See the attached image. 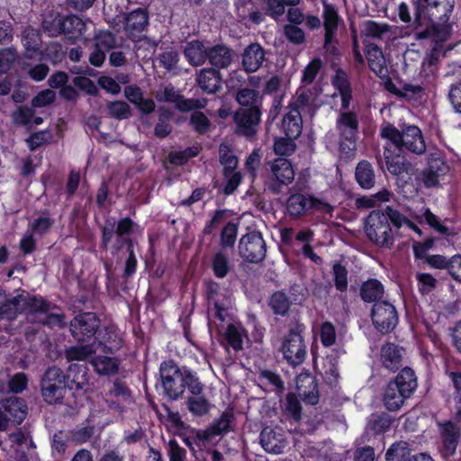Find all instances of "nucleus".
I'll use <instances>...</instances> for the list:
<instances>
[{
  "mask_svg": "<svg viewBox=\"0 0 461 461\" xmlns=\"http://www.w3.org/2000/svg\"><path fill=\"white\" fill-rule=\"evenodd\" d=\"M355 180L362 189L369 190L375 186V173L373 165L368 160L362 159L357 164Z\"/></svg>",
  "mask_w": 461,
  "mask_h": 461,
  "instance_id": "bb28decb",
  "label": "nucleus"
},
{
  "mask_svg": "<svg viewBox=\"0 0 461 461\" xmlns=\"http://www.w3.org/2000/svg\"><path fill=\"white\" fill-rule=\"evenodd\" d=\"M17 59V53L14 48L0 50V74L6 73Z\"/></svg>",
  "mask_w": 461,
  "mask_h": 461,
  "instance_id": "69168bd1",
  "label": "nucleus"
},
{
  "mask_svg": "<svg viewBox=\"0 0 461 461\" xmlns=\"http://www.w3.org/2000/svg\"><path fill=\"white\" fill-rule=\"evenodd\" d=\"M321 67L322 61L320 58L312 59L303 71L302 82L306 85L313 83Z\"/></svg>",
  "mask_w": 461,
  "mask_h": 461,
  "instance_id": "052dcab7",
  "label": "nucleus"
},
{
  "mask_svg": "<svg viewBox=\"0 0 461 461\" xmlns=\"http://www.w3.org/2000/svg\"><path fill=\"white\" fill-rule=\"evenodd\" d=\"M73 339L78 343L95 344L104 354H115L122 347V339L110 326L102 325L95 312H84L75 315L68 324Z\"/></svg>",
  "mask_w": 461,
  "mask_h": 461,
  "instance_id": "f257e3e1",
  "label": "nucleus"
},
{
  "mask_svg": "<svg viewBox=\"0 0 461 461\" xmlns=\"http://www.w3.org/2000/svg\"><path fill=\"white\" fill-rule=\"evenodd\" d=\"M233 50L225 44H215L208 48L207 60L220 71L221 68H227L232 62Z\"/></svg>",
  "mask_w": 461,
  "mask_h": 461,
  "instance_id": "5701e85b",
  "label": "nucleus"
},
{
  "mask_svg": "<svg viewBox=\"0 0 461 461\" xmlns=\"http://www.w3.org/2000/svg\"><path fill=\"white\" fill-rule=\"evenodd\" d=\"M42 29L50 37H57L64 32V15L51 13L42 20Z\"/></svg>",
  "mask_w": 461,
  "mask_h": 461,
  "instance_id": "ea45409f",
  "label": "nucleus"
},
{
  "mask_svg": "<svg viewBox=\"0 0 461 461\" xmlns=\"http://www.w3.org/2000/svg\"><path fill=\"white\" fill-rule=\"evenodd\" d=\"M381 362L384 368L395 372L402 366V354L398 346L392 342H386L381 348Z\"/></svg>",
  "mask_w": 461,
  "mask_h": 461,
  "instance_id": "a878e982",
  "label": "nucleus"
},
{
  "mask_svg": "<svg viewBox=\"0 0 461 461\" xmlns=\"http://www.w3.org/2000/svg\"><path fill=\"white\" fill-rule=\"evenodd\" d=\"M196 80L203 92L208 95L216 94L221 88V75L216 68H203Z\"/></svg>",
  "mask_w": 461,
  "mask_h": 461,
  "instance_id": "4be33fe9",
  "label": "nucleus"
},
{
  "mask_svg": "<svg viewBox=\"0 0 461 461\" xmlns=\"http://www.w3.org/2000/svg\"><path fill=\"white\" fill-rule=\"evenodd\" d=\"M370 317L374 328L383 335L393 332L399 323L395 306L386 300L373 304Z\"/></svg>",
  "mask_w": 461,
  "mask_h": 461,
  "instance_id": "1a4fd4ad",
  "label": "nucleus"
},
{
  "mask_svg": "<svg viewBox=\"0 0 461 461\" xmlns=\"http://www.w3.org/2000/svg\"><path fill=\"white\" fill-rule=\"evenodd\" d=\"M258 379L262 384L272 386L276 393H283L285 390L284 382L276 372L268 369L260 370Z\"/></svg>",
  "mask_w": 461,
  "mask_h": 461,
  "instance_id": "864d4df0",
  "label": "nucleus"
},
{
  "mask_svg": "<svg viewBox=\"0 0 461 461\" xmlns=\"http://www.w3.org/2000/svg\"><path fill=\"white\" fill-rule=\"evenodd\" d=\"M384 294V285L375 278H368L360 286L359 295L365 303H375V302L383 301Z\"/></svg>",
  "mask_w": 461,
  "mask_h": 461,
  "instance_id": "cd10ccee",
  "label": "nucleus"
},
{
  "mask_svg": "<svg viewBox=\"0 0 461 461\" xmlns=\"http://www.w3.org/2000/svg\"><path fill=\"white\" fill-rule=\"evenodd\" d=\"M366 60L370 70H372L378 77L384 78L387 73L384 58L381 50L373 45L366 52Z\"/></svg>",
  "mask_w": 461,
  "mask_h": 461,
  "instance_id": "e433bc0d",
  "label": "nucleus"
},
{
  "mask_svg": "<svg viewBox=\"0 0 461 461\" xmlns=\"http://www.w3.org/2000/svg\"><path fill=\"white\" fill-rule=\"evenodd\" d=\"M240 221L237 219L229 221L222 228L220 235V245L222 249H232L236 243Z\"/></svg>",
  "mask_w": 461,
  "mask_h": 461,
  "instance_id": "4c0bfd02",
  "label": "nucleus"
},
{
  "mask_svg": "<svg viewBox=\"0 0 461 461\" xmlns=\"http://www.w3.org/2000/svg\"><path fill=\"white\" fill-rule=\"evenodd\" d=\"M286 211L290 217L298 218L315 211L330 212L332 211V206L317 197L297 193L288 197Z\"/></svg>",
  "mask_w": 461,
  "mask_h": 461,
  "instance_id": "6e6552de",
  "label": "nucleus"
},
{
  "mask_svg": "<svg viewBox=\"0 0 461 461\" xmlns=\"http://www.w3.org/2000/svg\"><path fill=\"white\" fill-rule=\"evenodd\" d=\"M107 115L118 121L129 119L132 116L131 106L124 101H109L106 104Z\"/></svg>",
  "mask_w": 461,
  "mask_h": 461,
  "instance_id": "37998d69",
  "label": "nucleus"
},
{
  "mask_svg": "<svg viewBox=\"0 0 461 461\" xmlns=\"http://www.w3.org/2000/svg\"><path fill=\"white\" fill-rule=\"evenodd\" d=\"M282 127L286 137L297 139L303 130V119L300 111H288L284 115Z\"/></svg>",
  "mask_w": 461,
  "mask_h": 461,
  "instance_id": "f704fd0d",
  "label": "nucleus"
},
{
  "mask_svg": "<svg viewBox=\"0 0 461 461\" xmlns=\"http://www.w3.org/2000/svg\"><path fill=\"white\" fill-rule=\"evenodd\" d=\"M156 98L158 102L174 104L175 108L181 113L183 103L185 101V97L176 91L172 85L166 86L161 94L157 93Z\"/></svg>",
  "mask_w": 461,
  "mask_h": 461,
  "instance_id": "c03bdc74",
  "label": "nucleus"
},
{
  "mask_svg": "<svg viewBox=\"0 0 461 461\" xmlns=\"http://www.w3.org/2000/svg\"><path fill=\"white\" fill-rule=\"evenodd\" d=\"M66 50L62 44L57 41L49 42L43 50L40 51L41 59L53 64L60 63L66 57Z\"/></svg>",
  "mask_w": 461,
  "mask_h": 461,
  "instance_id": "a18cd8bd",
  "label": "nucleus"
},
{
  "mask_svg": "<svg viewBox=\"0 0 461 461\" xmlns=\"http://www.w3.org/2000/svg\"><path fill=\"white\" fill-rule=\"evenodd\" d=\"M99 348H95V344L82 343L70 346L64 351V357L68 362L86 361L92 355L95 354Z\"/></svg>",
  "mask_w": 461,
  "mask_h": 461,
  "instance_id": "c9c22d12",
  "label": "nucleus"
},
{
  "mask_svg": "<svg viewBox=\"0 0 461 461\" xmlns=\"http://www.w3.org/2000/svg\"><path fill=\"white\" fill-rule=\"evenodd\" d=\"M427 167L439 176H445L449 171V166L438 153L429 154Z\"/></svg>",
  "mask_w": 461,
  "mask_h": 461,
  "instance_id": "e2e57ef3",
  "label": "nucleus"
},
{
  "mask_svg": "<svg viewBox=\"0 0 461 461\" xmlns=\"http://www.w3.org/2000/svg\"><path fill=\"white\" fill-rule=\"evenodd\" d=\"M186 404L192 414L200 417L207 414L211 408L209 401L201 394L188 396Z\"/></svg>",
  "mask_w": 461,
  "mask_h": 461,
  "instance_id": "3c124183",
  "label": "nucleus"
},
{
  "mask_svg": "<svg viewBox=\"0 0 461 461\" xmlns=\"http://www.w3.org/2000/svg\"><path fill=\"white\" fill-rule=\"evenodd\" d=\"M234 265L223 250L215 252L211 258V269L218 279H223L233 270Z\"/></svg>",
  "mask_w": 461,
  "mask_h": 461,
  "instance_id": "7c9ffc66",
  "label": "nucleus"
},
{
  "mask_svg": "<svg viewBox=\"0 0 461 461\" xmlns=\"http://www.w3.org/2000/svg\"><path fill=\"white\" fill-rule=\"evenodd\" d=\"M174 113L167 106H159L158 109V121L154 127V135L158 139H165L173 131L170 122Z\"/></svg>",
  "mask_w": 461,
  "mask_h": 461,
  "instance_id": "473e14b6",
  "label": "nucleus"
},
{
  "mask_svg": "<svg viewBox=\"0 0 461 461\" xmlns=\"http://www.w3.org/2000/svg\"><path fill=\"white\" fill-rule=\"evenodd\" d=\"M384 157L387 170L393 176H401L407 171V164L403 157L400 154L393 155V151L385 147L384 150Z\"/></svg>",
  "mask_w": 461,
  "mask_h": 461,
  "instance_id": "58836bf2",
  "label": "nucleus"
},
{
  "mask_svg": "<svg viewBox=\"0 0 461 461\" xmlns=\"http://www.w3.org/2000/svg\"><path fill=\"white\" fill-rule=\"evenodd\" d=\"M86 31V23L84 21L75 14L64 16V34L71 42L76 43L79 41Z\"/></svg>",
  "mask_w": 461,
  "mask_h": 461,
  "instance_id": "c756f323",
  "label": "nucleus"
},
{
  "mask_svg": "<svg viewBox=\"0 0 461 461\" xmlns=\"http://www.w3.org/2000/svg\"><path fill=\"white\" fill-rule=\"evenodd\" d=\"M270 169L275 177L271 189L275 192L279 191L282 185L291 184L294 179V170L288 158L280 157L274 159L270 164Z\"/></svg>",
  "mask_w": 461,
  "mask_h": 461,
  "instance_id": "f3484780",
  "label": "nucleus"
},
{
  "mask_svg": "<svg viewBox=\"0 0 461 461\" xmlns=\"http://www.w3.org/2000/svg\"><path fill=\"white\" fill-rule=\"evenodd\" d=\"M52 220L49 216H41L31 224V253L35 249L36 242L32 233L44 234L49 231L52 225Z\"/></svg>",
  "mask_w": 461,
  "mask_h": 461,
  "instance_id": "6e6d98bb",
  "label": "nucleus"
},
{
  "mask_svg": "<svg viewBox=\"0 0 461 461\" xmlns=\"http://www.w3.org/2000/svg\"><path fill=\"white\" fill-rule=\"evenodd\" d=\"M285 410L286 414L295 421L301 419L302 404L294 393H288L285 397Z\"/></svg>",
  "mask_w": 461,
  "mask_h": 461,
  "instance_id": "13d9d810",
  "label": "nucleus"
},
{
  "mask_svg": "<svg viewBox=\"0 0 461 461\" xmlns=\"http://www.w3.org/2000/svg\"><path fill=\"white\" fill-rule=\"evenodd\" d=\"M411 457V449L403 441L394 442L385 454L386 461H407Z\"/></svg>",
  "mask_w": 461,
  "mask_h": 461,
  "instance_id": "8fccbe9b",
  "label": "nucleus"
},
{
  "mask_svg": "<svg viewBox=\"0 0 461 461\" xmlns=\"http://www.w3.org/2000/svg\"><path fill=\"white\" fill-rule=\"evenodd\" d=\"M303 331L304 325L297 323L289 329L282 342L281 351L284 357L293 366L301 365L306 357Z\"/></svg>",
  "mask_w": 461,
  "mask_h": 461,
  "instance_id": "0eeeda50",
  "label": "nucleus"
},
{
  "mask_svg": "<svg viewBox=\"0 0 461 461\" xmlns=\"http://www.w3.org/2000/svg\"><path fill=\"white\" fill-rule=\"evenodd\" d=\"M112 355H92L89 363L98 375L110 377L118 374L121 360L116 357H111Z\"/></svg>",
  "mask_w": 461,
  "mask_h": 461,
  "instance_id": "6ab92c4d",
  "label": "nucleus"
},
{
  "mask_svg": "<svg viewBox=\"0 0 461 461\" xmlns=\"http://www.w3.org/2000/svg\"><path fill=\"white\" fill-rule=\"evenodd\" d=\"M336 329L330 321H324L321 324L320 339L323 347L329 348L336 342Z\"/></svg>",
  "mask_w": 461,
  "mask_h": 461,
  "instance_id": "680f3d73",
  "label": "nucleus"
},
{
  "mask_svg": "<svg viewBox=\"0 0 461 461\" xmlns=\"http://www.w3.org/2000/svg\"><path fill=\"white\" fill-rule=\"evenodd\" d=\"M411 3L417 40L432 38L438 27L447 25L455 6V0H411Z\"/></svg>",
  "mask_w": 461,
  "mask_h": 461,
  "instance_id": "7ed1b4c3",
  "label": "nucleus"
},
{
  "mask_svg": "<svg viewBox=\"0 0 461 461\" xmlns=\"http://www.w3.org/2000/svg\"><path fill=\"white\" fill-rule=\"evenodd\" d=\"M235 100L240 104L239 108L256 107L262 110L263 95L256 89L249 87L240 88L236 93Z\"/></svg>",
  "mask_w": 461,
  "mask_h": 461,
  "instance_id": "2f4dec72",
  "label": "nucleus"
},
{
  "mask_svg": "<svg viewBox=\"0 0 461 461\" xmlns=\"http://www.w3.org/2000/svg\"><path fill=\"white\" fill-rule=\"evenodd\" d=\"M183 52L188 63L194 67L203 65L208 58V48L199 40L188 41Z\"/></svg>",
  "mask_w": 461,
  "mask_h": 461,
  "instance_id": "393cba45",
  "label": "nucleus"
},
{
  "mask_svg": "<svg viewBox=\"0 0 461 461\" xmlns=\"http://www.w3.org/2000/svg\"><path fill=\"white\" fill-rule=\"evenodd\" d=\"M158 374L162 395L167 401L182 399L185 391L193 395L201 394L203 391L204 385L197 374L186 366L180 367L172 359L160 363Z\"/></svg>",
  "mask_w": 461,
  "mask_h": 461,
  "instance_id": "f03ea898",
  "label": "nucleus"
},
{
  "mask_svg": "<svg viewBox=\"0 0 461 461\" xmlns=\"http://www.w3.org/2000/svg\"><path fill=\"white\" fill-rule=\"evenodd\" d=\"M441 443L442 452L446 456H453L458 446L461 436V428L451 420L438 423Z\"/></svg>",
  "mask_w": 461,
  "mask_h": 461,
  "instance_id": "dca6fc26",
  "label": "nucleus"
},
{
  "mask_svg": "<svg viewBox=\"0 0 461 461\" xmlns=\"http://www.w3.org/2000/svg\"><path fill=\"white\" fill-rule=\"evenodd\" d=\"M149 24V14L146 10L137 8L128 14L125 29L132 35L143 32Z\"/></svg>",
  "mask_w": 461,
  "mask_h": 461,
  "instance_id": "72a5a7b5",
  "label": "nucleus"
},
{
  "mask_svg": "<svg viewBox=\"0 0 461 461\" xmlns=\"http://www.w3.org/2000/svg\"><path fill=\"white\" fill-rule=\"evenodd\" d=\"M267 305L274 315L285 317L290 312L292 301L284 290H277L268 297Z\"/></svg>",
  "mask_w": 461,
  "mask_h": 461,
  "instance_id": "c85d7f7f",
  "label": "nucleus"
},
{
  "mask_svg": "<svg viewBox=\"0 0 461 461\" xmlns=\"http://www.w3.org/2000/svg\"><path fill=\"white\" fill-rule=\"evenodd\" d=\"M21 310L22 305L20 298L6 295V303L2 305L0 318L13 320Z\"/></svg>",
  "mask_w": 461,
  "mask_h": 461,
  "instance_id": "4d7b16f0",
  "label": "nucleus"
},
{
  "mask_svg": "<svg viewBox=\"0 0 461 461\" xmlns=\"http://www.w3.org/2000/svg\"><path fill=\"white\" fill-rule=\"evenodd\" d=\"M60 375V368L50 366L45 371L41 378V394L44 401L49 404H55L61 401L68 390Z\"/></svg>",
  "mask_w": 461,
  "mask_h": 461,
  "instance_id": "f8f14e48",
  "label": "nucleus"
},
{
  "mask_svg": "<svg viewBox=\"0 0 461 461\" xmlns=\"http://www.w3.org/2000/svg\"><path fill=\"white\" fill-rule=\"evenodd\" d=\"M380 136L383 139L390 140V142L396 149H398L400 141L402 140V131H400L394 125L390 122H384L381 127Z\"/></svg>",
  "mask_w": 461,
  "mask_h": 461,
  "instance_id": "bf43d9fd",
  "label": "nucleus"
},
{
  "mask_svg": "<svg viewBox=\"0 0 461 461\" xmlns=\"http://www.w3.org/2000/svg\"><path fill=\"white\" fill-rule=\"evenodd\" d=\"M331 84L339 93L342 108H348L352 99V87L348 75L342 68H338L335 70V74L331 78Z\"/></svg>",
  "mask_w": 461,
  "mask_h": 461,
  "instance_id": "b1692460",
  "label": "nucleus"
},
{
  "mask_svg": "<svg viewBox=\"0 0 461 461\" xmlns=\"http://www.w3.org/2000/svg\"><path fill=\"white\" fill-rule=\"evenodd\" d=\"M415 372L411 367L402 368L394 379L391 380L383 394V403L389 411H398L417 389Z\"/></svg>",
  "mask_w": 461,
  "mask_h": 461,
  "instance_id": "20e7f679",
  "label": "nucleus"
},
{
  "mask_svg": "<svg viewBox=\"0 0 461 461\" xmlns=\"http://www.w3.org/2000/svg\"><path fill=\"white\" fill-rule=\"evenodd\" d=\"M399 151L407 150L420 155L426 150V144L420 129L416 125H408L402 129V140Z\"/></svg>",
  "mask_w": 461,
  "mask_h": 461,
  "instance_id": "a211bd4d",
  "label": "nucleus"
},
{
  "mask_svg": "<svg viewBox=\"0 0 461 461\" xmlns=\"http://www.w3.org/2000/svg\"><path fill=\"white\" fill-rule=\"evenodd\" d=\"M339 23V15L336 7L328 3L323 4V26L324 30L337 31Z\"/></svg>",
  "mask_w": 461,
  "mask_h": 461,
  "instance_id": "5fc2aeb1",
  "label": "nucleus"
},
{
  "mask_svg": "<svg viewBox=\"0 0 461 461\" xmlns=\"http://www.w3.org/2000/svg\"><path fill=\"white\" fill-rule=\"evenodd\" d=\"M365 233L368 240L377 247L391 249L394 244V235L390 222L382 210L370 212L365 221Z\"/></svg>",
  "mask_w": 461,
  "mask_h": 461,
  "instance_id": "423d86ee",
  "label": "nucleus"
},
{
  "mask_svg": "<svg viewBox=\"0 0 461 461\" xmlns=\"http://www.w3.org/2000/svg\"><path fill=\"white\" fill-rule=\"evenodd\" d=\"M220 163L223 166L222 175L231 173L238 167L239 160L230 148L225 144L220 146Z\"/></svg>",
  "mask_w": 461,
  "mask_h": 461,
  "instance_id": "09e8293b",
  "label": "nucleus"
},
{
  "mask_svg": "<svg viewBox=\"0 0 461 461\" xmlns=\"http://www.w3.org/2000/svg\"><path fill=\"white\" fill-rule=\"evenodd\" d=\"M333 281L337 291L344 293L348 290V272L347 267L340 262H335L332 266Z\"/></svg>",
  "mask_w": 461,
  "mask_h": 461,
  "instance_id": "603ef678",
  "label": "nucleus"
},
{
  "mask_svg": "<svg viewBox=\"0 0 461 461\" xmlns=\"http://www.w3.org/2000/svg\"><path fill=\"white\" fill-rule=\"evenodd\" d=\"M266 59V51L259 43H250L244 49L242 66L249 73L258 71Z\"/></svg>",
  "mask_w": 461,
  "mask_h": 461,
  "instance_id": "412c9836",
  "label": "nucleus"
},
{
  "mask_svg": "<svg viewBox=\"0 0 461 461\" xmlns=\"http://www.w3.org/2000/svg\"><path fill=\"white\" fill-rule=\"evenodd\" d=\"M189 126L199 135H204L211 131L212 122L202 111H194L190 114Z\"/></svg>",
  "mask_w": 461,
  "mask_h": 461,
  "instance_id": "de8ad7c7",
  "label": "nucleus"
},
{
  "mask_svg": "<svg viewBox=\"0 0 461 461\" xmlns=\"http://www.w3.org/2000/svg\"><path fill=\"white\" fill-rule=\"evenodd\" d=\"M10 440L14 447L15 461H29L27 456L29 445L27 443V438L24 433L21 429H18L15 432L10 434Z\"/></svg>",
  "mask_w": 461,
  "mask_h": 461,
  "instance_id": "79ce46f5",
  "label": "nucleus"
},
{
  "mask_svg": "<svg viewBox=\"0 0 461 461\" xmlns=\"http://www.w3.org/2000/svg\"><path fill=\"white\" fill-rule=\"evenodd\" d=\"M106 395L116 400L127 401L131 397V390L124 382L116 379Z\"/></svg>",
  "mask_w": 461,
  "mask_h": 461,
  "instance_id": "774afa93",
  "label": "nucleus"
},
{
  "mask_svg": "<svg viewBox=\"0 0 461 461\" xmlns=\"http://www.w3.org/2000/svg\"><path fill=\"white\" fill-rule=\"evenodd\" d=\"M294 140V138L286 136L285 138L277 139L274 144V150L276 154L280 156L292 155L296 149Z\"/></svg>",
  "mask_w": 461,
  "mask_h": 461,
  "instance_id": "0e129e2a",
  "label": "nucleus"
},
{
  "mask_svg": "<svg viewBox=\"0 0 461 461\" xmlns=\"http://www.w3.org/2000/svg\"><path fill=\"white\" fill-rule=\"evenodd\" d=\"M60 376L64 380L68 390L75 392L86 391L89 382L86 364H70L66 373L61 370Z\"/></svg>",
  "mask_w": 461,
  "mask_h": 461,
  "instance_id": "2eb2a0df",
  "label": "nucleus"
},
{
  "mask_svg": "<svg viewBox=\"0 0 461 461\" xmlns=\"http://www.w3.org/2000/svg\"><path fill=\"white\" fill-rule=\"evenodd\" d=\"M299 395L311 405L319 402V386L315 376L311 374L300 375L296 381Z\"/></svg>",
  "mask_w": 461,
  "mask_h": 461,
  "instance_id": "aec40b11",
  "label": "nucleus"
},
{
  "mask_svg": "<svg viewBox=\"0 0 461 461\" xmlns=\"http://www.w3.org/2000/svg\"><path fill=\"white\" fill-rule=\"evenodd\" d=\"M261 116L262 110L258 108H238L233 113L234 133L247 140H253L258 133Z\"/></svg>",
  "mask_w": 461,
  "mask_h": 461,
  "instance_id": "9b49d317",
  "label": "nucleus"
},
{
  "mask_svg": "<svg viewBox=\"0 0 461 461\" xmlns=\"http://www.w3.org/2000/svg\"><path fill=\"white\" fill-rule=\"evenodd\" d=\"M245 330L242 327H238L233 323L228 324L224 338L227 344L231 347L235 351L241 350L243 348V336Z\"/></svg>",
  "mask_w": 461,
  "mask_h": 461,
  "instance_id": "49530a36",
  "label": "nucleus"
},
{
  "mask_svg": "<svg viewBox=\"0 0 461 461\" xmlns=\"http://www.w3.org/2000/svg\"><path fill=\"white\" fill-rule=\"evenodd\" d=\"M220 285L214 280L205 283V298L210 305L208 313H212L215 319L224 321L228 311V299L225 295L220 297Z\"/></svg>",
  "mask_w": 461,
  "mask_h": 461,
  "instance_id": "4468645a",
  "label": "nucleus"
},
{
  "mask_svg": "<svg viewBox=\"0 0 461 461\" xmlns=\"http://www.w3.org/2000/svg\"><path fill=\"white\" fill-rule=\"evenodd\" d=\"M55 99L56 93L53 90L47 88L39 92L37 95L31 100V107H45L49 104H51Z\"/></svg>",
  "mask_w": 461,
  "mask_h": 461,
  "instance_id": "338daca9",
  "label": "nucleus"
},
{
  "mask_svg": "<svg viewBox=\"0 0 461 461\" xmlns=\"http://www.w3.org/2000/svg\"><path fill=\"white\" fill-rule=\"evenodd\" d=\"M201 148L199 146L187 147L184 150L169 151L167 160L172 166H184L189 159L199 155Z\"/></svg>",
  "mask_w": 461,
  "mask_h": 461,
  "instance_id": "a19ab883",
  "label": "nucleus"
},
{
  "mask_svg": "<svg viewBox=\"0 0 461 461\" xmlns=\"http://www.w3.org/2000/svg\"><path fill=\"white\" fill-rule=\"evenodd\" d=\"M336 129L339 135V150L342 153L356 149L359 122L354 112H342L336 121Z\"/></svg>",
  "mask_w": 461,
  "mask_h": 461,
  "instance_id": "9d476101",
  "label": "nucleus"
},
{
  "mask_svg": "<svg viewBox=\"0 0 461 461\" xmlns=\"http://www.w3.org/2000/svg\"><path fill=\"white\" fill-rule=\"evenodd\" d=\"M240 257L249 263H259L266 258L267 245L261 232L253 230L243 235L239 241Z\"/></svg>",
  "mask_w": 461,
  "mask_h": 461,
  "instance_id": "ddd939ff",
  "label": "nucleus"
},
{
  "mask_svg": "<svg viewBox=\"0 0 461 461\" xmlns=\"http://www.w3.org/2000/svg\"><path fill=\"white\" fill-rule=\"evenodd\" d=\"M31 317L50 330L67 327V317L60 306L41 295L31 296Z\"/></svg>",
  "mask_w": 461,
  "mask_h": 461,
  "instance_id": "39448f33",
  "label": "nucleus"
}]
</instances>
